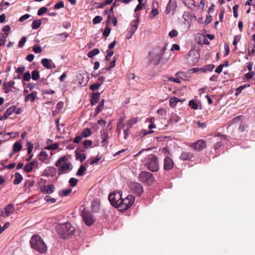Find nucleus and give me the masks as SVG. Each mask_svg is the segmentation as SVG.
Here are the masks:
<instances>
[{
  "label": "nucleus",
  "mask_w": 255,
  "mask_h": 255,
  "mask_svg": "<svg viewBox=\"0 0 255 255\" xmlns=\"http://www.w3.org/2000/svg\"><path fill=\"white\" fill-rule=\"evenodd\" d=\"M31 78V75L29 72L25 73L23 76V80L25 81H29Z\"/></svg>",
  "instance_id": "55"
},
{
  "label": "nucleus",
  "mask_w": 255,
  "mask_h": 255,
  "mask_svg": "<svg viewBox=\"0 0 255 255\" xmlns=\"http://www.w3.org/2000/svg\"><path fill=\"white\" fill-rule=\"evenodd\" d=\"M33 249L41 254H45L47 250V246L42 238L38 235H33Z\"/></svg>",
  "instance_id": "4"
},
{
  "label": "nucleus",
  "mask_w": 255,
  "mask_h": 255,
  "mask_svg": "<svg viewBox=\"0 0 255 255\" xmlns=\"http://www.w3.org/2000/svg\"><path fill=\"white\" fill-rule=\"evenodd\" d=\"M24 170L26 172H30L32 170V161L29 162L25 165Z\"/></svg>",
  "instance_id": "46"
},
{
  "label": "nucleus",
  "mask_w": 255,
  "mask_h": 255,
  "mask_svg": "<svg viewBox=\"0 0 255 255\" xmlns=\"http://www.w3.org/2000/svg\"><path fill=\"white\" fill-rule=\"evenodd\" d=\"M56 169L53 167H49L44 171V174L46 176H53L56 173Z\"/></svg>",
  "instance_id": "25"
},
{
  "label": "nucleus",
  "mask_w": 255,
  "mask_h": 255,
  "mask_svg": "<svg viewBox=\"0 0 255 255\" xmlns=\"http://www.w3.org/2000/svg\"><path fill=\"white\" fill-rule=\"evenodd\" d=\"M144 165L150 171L156 172L159 169V162L155 155L150 154L143 160Z\"/></svg>",
  "instance_id": "3"
},
{
  "label": "nucleus",
  "mask_w": 255,
  "mask_h": 255,
  "mask_svg": "<svg viewBox=\"0 0 255 255\" xmlns=\"http://www.w3.org/2000/svg\"><path fill=\"white\" fill-rule=\"evenodd\" d=\"M5 212L4 216L8 217L14 212V205L13 204H8L4 208Z\"/></svg>",
  "instance_id": "24"
},
{
  "label": "nucleus",
  "mask_w": 255,
  "mask_h": 255,
  "mask_svg": "<svg viewBox=\"0 0 255 255\" xmlns=\"http://www.w3.org/2000/svg\"><path fill=\"white\" fill-rule=\"evenodd\" d=\"M180 101L179 98L175 97H172L169 100V105L171 107L174 108L175 107L177 103Z\"/></svg>",
  "instance_id": "28"
},
{
  "label": "nucleus",
  "mask_w": 255,
  "mask_h": 255,
  "mask_svg": "<svg viewBox=\"0 0 255 255\" xmlns=\"http://www.w3.org/2000/svg\"><path fill=\"white\" fill-rule=\"evenodd\" d=\"M122 198V192L117 191L110 194L108 199L111 204L113 207L118 208L119 202L121 201Z\"/></svg>",
  "instance_id": "6"
},
{
  "label": "nucleus",
  "mask_w": 255,
  "mask_h": 255,
  "mask_svg": "<svg viewBox=\"0 0 255 255\" xmlns=\"http://www.w3.org/2000/svg\"><path fill=\"white\" fill-rule=\"evenodd\" d=\"M21 144L18 141L15 142L13 145V152L19 151L21 149Z\"/></svg>",
  "instance_id": "31"
},
{
  "label": "nucleus",
  "mask_w": 255,
  "mask_h": 255,
  "mask_svg": "<svg viewBox=\"0 0 255 255\" xmlns=\"http://www.w3.org/2000/svg\"><path fill=\"white\" fill-rule=\"evenodd\" d=\"M55 187L53 185H43L40 188L41 191L45 194H51L54 191Z\"/></svg>",
  "instance_id": "16"
},
{
  "label": "nucleus",
  "mask_w": 255,
  "mask_h": 255,
  "mask_svg": "<svg viewBox=\"0 0 255 255\" xmlns=\"http://www.w3.org/2000/svg\"><path fill=\"white\" fill-rule=\"evenodd\" d=\"M129 188L137 196L141 195L143 191L142 186L138 182L130 183Z\"/></svg>",
  "instance_id": "10"
},
{
  "label": "nucleus",
  "mask_w": 255,
  "mask_h": 255,
  "mask_svg": "<svg viewBox=\"0 0 255 255\" xmlns=\"http://www.w3.org/2000/svg\"><path fill=\"white\" fill-rule=\"evenodd\" d=\"M41 24V21L40 19H35L33 21V29L38 28Z\"/></svg>",
  "instance_id": "39"
},
{
  "label": "nucleus",
  "mask_w": 255,
  "mask_h": 255,
  "mask_svg": "<svg viewBox=\"0 0 255 255\" xmlns=\"http://www.w3.org/2000/svg\"><path fill=\"white\" fill-rule=\"evenodd\" d=\"M238 8H239V5H238V4L235 5L233 7L234 16L236 18H237V17L238 16Z\"/></svg>",
  "instance_id": "56"
},
{
  "label": "nucleus",
  "mask_w": 255,
  "mask_h": 255,
  "mask_svg": "<svg viewBox=\"0 0 255 255\" xmlns=\"http://www.w3.org/2000/svg\"><path fill=\"white\" fill-rule=\"evenodd\" d=\"M66 159L67 157L65 156H63L60 157L55 163V166L59 167L58 170L60 172V174L67 171L69 169L70 166L71 165L70 162H65L63 164L60 166L61 163L62 162H65Z\"/></svg>",
  "instance_id": "7"
},
{
  "label": "nucleus",
  "mask_w": 255,
  "mask_h": 255,
  "mask_svg": "<svg viewBox=\"0 0 255 255\" xmlns=\"http://www.w3.org/2000/svg\"><path fill=\"white\" fill-rule=\"evenodd\" d=\"M139 14L136 13V16L137 17L136 20H133L131 21V27L130 28V30L131 31V33H134L135 31L136 30L137 28V26L139 23Z\"/></svg>",
  "instance_id": "19"
},
{
  "label": "nucleus",
  "mask_w": 255,
  "mask_h": 255,
  "mask_svg": "<svg viewBox=\"0 0 255 255\" xmlns=\"http://www.w3.org/2000/svg\"><path fill=\"white\" fill-rule=\"evenodd\" d=\"M72 192V189L70 188H67L63 189L60 191L59 194L62 196H67Z\"/></svg>",
  "instance_id": "36"
},
{
  "label": "nucleus",
  "mask_w": 255,
  "mask_h": 255,
  "mask_svg": "<svg viewBox=\"0 0 255 255\" xmlns=\"http://www.w3.org/2000/svg\"><path fill=\"white\" fill-rule=\"evenodd\" d=\"M83 220L87 226H91L95 222V220L92 214L87 212H83L82 213Z\"/></svg>",
  "instance_id": "12"
},
{
  "label": "nucleus",
  "mask_w": 255,
  "mask_h": 255,
  "mask_svg": "<svg viewBox=\"0 0 255 255\" xmlns=\"http://www.w3.org/2000/svg\"><path fill=\"white\" fill-rule=\"evenodd\" d=\"M64 2L63 1H60L59 2L57 3L54 6V8L55 9H58L64 7Z\"/></svg>",
  "instance_id": "51"
},
{
  "label": "nucleus",
  "mask_w": 255,
  "mask_h": 255,
  "mask_svg": "<svg viewBox=\"0 0 255 255\" xmlns=\"http://www.w3.org/2000/svg\"><path fill=\"white\" fill-rule=\"evenodd\" d=\"M48 10V8L45 6L41 7L39 8L37 12V15L38 16L42 15L44 13L46 12Z\"/></svg>",
  "instance_id": "45"
},
{
  "label": "nucleus",
  "mask_w": 255,
  "mask_h": 255,
  "mask_svg": "<svg viewBox=\"0 0 255 255\" xmlns=\"http://www.w3.org/2000/svg\"><path fill=\"white\" fill-rule=\"evenodd\" d=\"M117 60V59L116 57L114 56L113 58V61H111L110 63V66L109 67L106 68V70L107 71H109L112 68L115 67V66L116 65V62Z\"/></svg>",
  "instance_id": "40"
},
{
  "label": "nucleus",
  "mask_w": 255,
  "mask_h": 255,
  "mask_svg": "<svg viewBox=\"0 0 255 255\" xmlns=\"http://www.w3.org/2000/svg\"><path fill=\"white\" fill-rule=\"evenodd\" d=\"M111 29L109 27H106L103 33V35L105 37H108L110 33Z\"/></svg>",
  "instance_id": "54"
},
{
  "label": "nucleus",
  "mask_w": 255,
  "mask_h": 255,
  "mask_svg": "<svg viewBox=\"0 0 255 255\" xmlns=\"http://www.w3.org/2000/svg\"><path fill=\"white\" fill-rule=\"evenodd\" d=\"M100 86H101V83H96L93 84H92L90 86V89L92 91H96V90H98Z\"/></svg>",
  "instance_id": "47"
},
{
  "label": "nucleus",
  "mask_w": 255,
  "mask_h": 255,
  "mask_svg": "<svg viewBox=\"0 0 255 255\" xmlns=\"http://www.w3.org/2000/svg\"><path fill=\"white\" fill-rule=\"evenodd\" d=\"M101 157H99L98 156H97L95 158L90 159V164L91 165H92L94 163H97L99 161V160L101 159Z\"/></svg>",
  "instance_id": "57"
},
{
  "label": "nucleus",
  "mask_w": 255,
  "mask_h": 255,
  "mask_svg": "<svg viewBox=\"0 0 255 255\" xmlns=\"http://www.w3.org/2000/svg\"><path fill=\"white\" fill-rule=\"evenodd\" d=\"M188 56L191 58L192 56L194 57L193 58L192 60H191L193 63H196L198 62L199 59V52L195 50H190L188 54Z\"/></svg>",
  "instance_id": "20"
},
{
  "label": "nucleus",
  "mask_w": 255,
  "mask_h": 255,
  "mask_svg": "<svg viewBox=\"0 0 255 255\" xmlns=\"http://www.w3.org/2000/svg\"><path fill=\"white\" fill-rule=\"evenodd\" d=\"M178 35V31L176 30L173 29L169 33V36L172 38Z\"/></svg>",
  "instance_id": "61"
},
{
  "label": "nucleus",
  "mask_w": 255,
  "mask_h": 255,
  "mask_svg": "<svg viewBox=\"0 0 255 255\" xmlns=\"http://www.w3.org/2000/svg\"><path fill=\"white\" fill-rule=\"evenodd\" d=\"M248 127V125L245 122H241L238 128L240 132H243Z\"/></svg>",
  "instance_id": "34"
},
{
  "label": "nucleus",
  "mask_w": 255,
  "mask_h": 255,
  "mask_svg": "<svg viewBox=\"0 0 255 255\" xmlns=\"http://www.w3.org/2000/svg\"><path fill=\"white\" fill-rule=\"evenodd\" d=\"M104 100H102L100 103L99 104L98 106L97 107L96 109H95V114L96 115L98 114L99 113H100L104 109Z\"/></svg>",
  "instance_id": "29"
},
{
  "label": "nucleus",
  "mask_w": 255,
  "mask_h": 255,
  "mask_svg": "<svg viewBox=\"0 0 255 255\" xmlns=\"http://www.w3.org/2000/svg\"><path fill=\"white\" fill-rule=\"evenodd\" d=\"M189 106L194 110H197L198 109V105L193 100L189 101Z\"/></svg>",
  "instance_id": "41"
},
{
  "label": "nucleus",
  "mask_w": 255,
  "mask_h": 255,
  "mask_svg": "<svg viewBox=\"0 0 255 255\" xmlns=\"http://www.w3.org/2000/svg\"><path fill=\"white\" fill-rule=\"evenodd\" d=\"M174 166V162L172 159L169 156H166L164 160V169L165 170L171 169Z\"/></svg>",
  "instance_id": "13"
},
{
  "label": "nucleus",
  "mask_w": 255,
  "mask_h": 255,
  "mask_svg": "<svg viewBox=\"0 0 255 255\" xmlns=\"http://www.w3.org/2000/svg\"><path fill=\"white\" fill-rule=\"evenodd\" d=\"M91 134V129L89 128H86L82 131L81 135L83 137H87L90 136Z\"/></svg>",
  "instance_id": "30"
},
{
  "label": "nucleus",
  "mask_w": 255,
  "mask_h": 255,
  "mask_svg": "<svg viewBox=\"0 0 255 255\" xmlns=\"http://www.w3.org/2000/svg\"><path fill=\"white\" fill-rule=\"evenodd\" d=\"M86 168L84 165H81L79 168L76 173V175L79 176H82L84 174V172L86 171Z\"/></svg>",
  "instance_id": "38"
},
{
  "label": "nucleus",
  "mask_w": 255,
  "mask_h": 255,
  "mask_svg": "<svg viewBox=\"0 0 255 255\" xmlns=\"http://www.w3.org/2000/svg\"><path fill=\"white\" fill-rule=\"evenodd\" d=\"M180 120V118L176 114H172L169 121L172 123H177Z\"/></svg>",
  "instance_id": "35"
},
{
  "label": "nucleus",
  "mask_w": 255,
  "mask_h": 255,
  "mask_svg": "<svg viewBox=\"0 0 255 255\" xmlns=\"http://www.w3.org/2000/svg\"><path fill=\"white\" fill-rule=\"evenodd\" d=\"M83 139V137L80 134V135H77L75 137V138L73 139V142L75 143H79Z\"/></svg>",
  "instance_id": "60"
},
{
  "label": "nucleus",
  "mask_w": 255,
  "mask_h": 255,
  "mask_svg": "<svg viewBox=\"0 0 255 255\" xmlns=\"http://www.w3.org/2000/svg\"><path fill=\"white\" fill-rule=\"evenodd\" d=\"M23 177L22 175L18 172H16L15 174V179L13 181L14 185L19 184L22 180Z\"/></svg>",
  "instance_id": "27"
},
{
  "label": "nucleus",
  "mask_w": 255,
  "mask_h": 255,
  "mask_svg": "<svg viewBox=\"0 0 255 255\" xmlns=\"http://www.w3.org/2000/svg\"><path fill=\"white\" fill-rule=\"evenodd\" d=\"M124 124L122 122H118L117 126V129L118 132H120L121 130L124 128Z\"/></svg>",
  "instance_id": "53"
},
{
  "label": "nucleus",
  "mask_w": 255,
  "mask_h": 255,
  "mask_svg": "<svg viewBox=\"0 0 255 255\" xmlns=\"http://www.w3.org/2000/svg\"><path fill=\"white\" fill-rule=\"evenodd\" d=\"M189 146L195 150L201 151L206 147V141L203 140H198L194 143L189 144Z\"/></svg>",
  "instance_id": "9"
},
{
  "label": "nucleus",
  "mask_w": 255,
  "mask_h": 255,
  "mask_svg": "<svg viewBox=\"0 0 255 255\" xmlns=\"http://www.w3.org/2000/svg\"><path fill=\"white\" fill-rule=\"evenodd\" d=\"M23 86H24L23 94L25 97V101L26 102L32 101V84L23 83Z\"/></svg>",
  "instance_id": "11"
},
{
  "label": "nucleus",
  "mask_w": 255,
  "mask_h": 255,
  "mask_svg": "<svg viewBox=\"0 0 255 255\" xmlns=\"http://www.w3.org/2000/svg\"><path fill=\"white\" fill-rule=\"evenodd\" d=\"M84 150L82 149V150H79V149H77L75 151L76 158L77 159L79 160L81 162L84 161L86 158V156L85 154H82L80 153L81 152H84Z\"/></svg>",
  "instance_id": "22"
},
{
  "label": "nucleus",
  "mask_w": 255,
  "mask_h": 255,
  "mask_svg": "<svg viewBox=\"0 0 255 255\" xmlns=\"http://www.w3.org/2000/svg\"><path fill=\"white\" fill-rule=\"evenodd\" d=\"M44 200L47 202H50L51 203H54L56 201L55 198H53L49 195H46L44 197Z\"/></svg>",
  "instance_id": "52"
},
{
  "label": "nucleus",
  "mask_w": 255,
  "mask_h": 255,
  "mask_svg": "<svg viewBox=\"0 0 255 255\" xmlns=\"http://www.w3.org/2000/svg\"><path fill=\"white\" fill-rule=\"evenodd\" d=\"M182 2L190 9L193 10V8H197V4H195L194 0H181Z\"/></svg>",
  "instance_id": "21"
},
{
  "label": "nucleus",
  "mask_w": 255,
  "mask_h": 255,
  "mask_svg": "<svg viewBox=\"0 0 255 255\" xmlns=\"http://www.w3.org/2000/svg\"><path fill=\"white\" fill-rule=\"evenodd\" d=\"M172 10L171 7V0H170L167 6L166 7L165 12L166 14H169L170 11Z\"/></svg>",
  "instance_id": "59"
},
{
  "label": "nucleus",
  "mask_w": 255,
  "mask_h": 255,
  "mask_svg": "<svg viewBox=\"0 0 255 255\" xmlns=\"http://www.w3.org/2000/svg\"><path fill=\"white\" fill-rule=\"evenodd\" d=\"M17 110V107L15 106H13L9 108H8L5 111L3 116L0 117V120H6L8 116L12 115L13 113L15 112V111Z\"/></svg>",
  "instance_id": "14"
},
{
  "label": "nucleus",
  "mask_w": 255,
  "mask_h": 255,
  "mask_svg": "<svg viewBox=\"0 0 255 255\" xmlns=\"http://www.w3.org/2000/svg\"><path fill=\"white\" fill-rule=\"evenodd\" d=\"M2 88L5 93H8L10 91V85L9 83H4L2 84Z\"/></svg>",
  "instance_id": "43"
},
{
  "label": "nucleus",
  "mask_w": 255,
  "mask_h": 255,
  "mask_svg": "<svg viewBox=\"0 0 255 255\" xmlns=\"http://www.w3.org/2000/svg\"><path fill=\"white\" fill-rule=\"evenodd\" d=\"M137 121L136 118H133L128 120L126 123V126L128 128H131L134 124H135Z\"/></svg>",
  "instance_id": "37"
},
{
  "label": "nucleus",
  "mask_w": 255,
  "mask_h": 255,
  "mask_svg": "<svg viewBox=\"0 0 255 255\" xmlns=\"http://www.w3.org/2000/svg\"><path fill=\"white\" fill-rule=\"evenodd\" d=\"M194 157V154L190 151H182L179 157L181 160H189Z\"/></svg>",
  "instance_id": "17"
},
{
  "label": "nucleus",
  "mask_w": 255,
  "mask_h": 255,
  "mask_svg": "<svg viewBox=\"0 0 255 255\" xmlns=\"http://www.w3.org/2000/svg\"><path fill=\"white\" fill-rule=\"evenodd\" d=\"M93 141L91 140L86 139L83 141V145L85 148H89L92 145Z\"/></svg>",
  "instance_id": "44"
},
{
  "label": "nucleus",
  "mask_w": 255,
  "mask_h": 255,
  "mask_svg": "<svg viewBox=\"0 0 255 255\" xmlns=\"http://www.w3.org/2000/svg\"><path fill=\"white\" fill-rule=\"evenodd\" d=\"M158 5V2L157 1H153V2L152 3L153 8L149 14V18L150 19H153L155 17V16L158 14L159 11L157 8Z\"/></svg>",
  "instance_id": "18"
},
{
  "label": "nucleus",
  "mask_w": 255,
  "mask_h": 255,
  "mask_svg": "<svg viewBox=\"0 0 255 255\" xmlns=\"http://www.w3.org/2000/svg\"><path fill=\"white\" fill-rule=\"evenodd\" d=\"M100 94L99 92L94 93L91 98V103L92 105L97 104L100 100Z\"/></svg>",
  "instance_id": "23"
},
{
  "label": "nucleus",
  "mask_w": 255,
  "mask_h": 255,
  "mask_svg": "<svg viewBox=\"0 0 255 255\" xmlns=\"http://www.w3.org/2000/svg\"><path fill=\"white\" fill-rule=\"evenodd\" d=\"M244 117L243 116H242V115L238 116L232 119V123L233 124L241 123V122L243 121V120H244Z\"/></svg>",
  "instance_id": "32"
},
{
  "label": "nucleus",
  "mask_w": 255,
  "mask_h": 255,
  "mask_svg": "<svg viewBox=\"0 0 255 255\" xmlns=\"http://www.w3.org/2000/svg\"><path fill=\"white\" fill-rule=\"evenodd\" d=\"M135 197L132 195H128L126 198L121 199L119 202L118 209L120 211H126L133 204Z\"/></svg>",
  "instance_id": "5"
},
{
  "label": "nucleus",
  "mask_w": 255,
  "mask_h": 255,
  "mask_svg": "<svg viewBox=\"0 0 255 255\" xmlns=\"http://www.w3.org/2000/svg\"><path fill=\"white\" fill-rule=\"evenodd\" d=\"M78 181L77 179L71 178L70 179L69 182L71 187H75L77 185Z\"/></svg>",
  "instance_id": "49"
},
{
  "label": "nucleus",
  "mask_w": 255,
  "mask_h": 255,
  "mask_svg": "<svg viewBox=\"0 0 255 255\" xmlns=\"http://www.w3.org/2000/svg\"><path fill=\"white\" fill-rule=\"evenodd\" d=\"M103 20V18L101 16H96L94 17V18L93 20V22L94 24H97L99 23H100Z\"/></svg>",
  "instance_id": "50"
},
{
  "label": "nucleus",
  "mask_w": 255,
  "mask_h": 255,
  "mask_svg": "<svg viewBox=\"0 0 255 255\" xmlns=\"http://www.w3.org/2000/svg\"><path fill=\"white\" fill-rule=\"evenodd\" d=\"M41 51V47L40 46H35L33 47V51L35 53H40Z\"/></svg>",
  "instance_id": "62"
},
{
  "label": "nucleus",
  "mask_w": 255,
  "mask_h": 255,
  "mask_svg": "<svg viewBox=\"0 0 255 255\" xmlns=\"http://www.w3.org/2000/svg\"><path fill=\"white\" fill-rule=\"evenodd\" d=\"M99 52L100 50L98 49L95 48L89 51L87 54V56L88 57L92 58L96 55L99 54Z\"/></svg>",
  "instance_id": "33"
},
{
  "label": "nucleus",
  "mask_w": 255,
  "mask_h": 255,
  "mask_svg": "<svg viewBox=\"0 0 255 255\" xmlns=\"http://www.w3.org/2000/svg\"><path fill=\"white\" fill-rule=\"evenodd\" d=\"M32 185V181L28 180H26L25 182L24 187L26 190L29 189L30 187Z\"/></svg>",
  "instance_id": "64"
},
{
  "label": "nucleus",
  "mask_w": 255,
  "mask_h": 255,
  "mask_svg": "<svg viewBox=\"0 0 255 255\" xmlns=\"http://www.w3.org/2000/svg\"><path fill=\"white\" fill-rule=\"evenodd\" d=\"M157 113L158 115L162 117L165 116L166 114V110L163 108L158 109L157 111Z\"/></svg>",
  "instance_id": "58"
},
{
  "label": "nucleus",
  "mask_w": 255,
  "mask_h": 255,
  "mask_svg": "<svg viewBox=\"0 0 255 255\" xmlns=\"http://www.w3.org/2000/svg\"><path fill=\"white\" fill-rule=\"evenodd\" d=\"M56 230L60 238L63 239L71 237L75 232V228L70 222L58 224Z\"/></svg>",
  "instance_id": "1"
},
{
  "label": "nucleus",
  "mask_w": 255,
  "mask_h": 255,
  "mask_svg": "<svg viewBox=\"0 0 255 255\" xmlns=\"http://www.w3.org/2000/svg\"><path fill=\"white\" fill-rule=\"evenodd\" d=\"M41 63L42 65L47 69H51V68H52V66L51 65V63H52V62L50 59L43 58L41 60Z\"/></svg>",
  "instance_id": "26"
},
{
  "label": "nucleus",
  "mask_w": 255,
  "mask_h": 255,
  "mask_svg": "<svg viewBox=\"0 0 255 255\" xmlns=\"http://www.w3.org/2000/svg\"><path fill=\"white\" fill-rule=\"evenodd\" d=\"M26 39L25 37H22L20 40L19 41L18 46L19 47H22L26 42Z\"/></svg>",
  "instance_id": "63"
},
{
  "label": "nucleus",
  "mask_w": 255,
  "mask_h": 255,
  "mask_svg": "<svg viewBox=\"0 0 255 255\" xmlns=\"http://www.w3.org/2000/svg\"><path fill=\"white\" fill-rule=\"evenodd\" d=\"M101 137L102 139V144L103 146L107 147L108 145L109 134L106 129L101 131Z\"/></svg>",
  "instance_id": "15"
},
{
  "label": "nucleus",
  "mask_w": 255,
  "mask_h": 255,
  "mask_svg": "<svg viewBox=\"0 0 255 255\" xmlns=\"http://www.w3.org/2000/svg\"><path fill=\"white\" fill-rule=\"evenodd\" d=\"M138 178L140 181L147 184H150L154 181L152 173L147 171H143L141 172L139 174Z\"/></svg>",
  "instance_id": "8"
},
{
  "label": "nucleus",
  "mask_w": 255,
  "mask_h": 255,
  "mask_svg": "<svg viewBox=\"0 0 255 255\" xmlns=\"http://www.w3.org/2000/svg\"><path fill=\"white\" fill-rule=\"evenodd\" d=\"M48 154L45 151L40 152L39 155V159L42 161H45L47 158Z\"/></svg>",
  "instance_id": "42"
},
{
  "label": "nucleus",
  "mask_w": 255,
  "mask_h": 255,
  "mask_svg": "<svg viewBox=\"0 0 255 255\" xmlns=\"http://www.w3.org/2000/svg\"><path fill=\"white\" fill-rule=\"evenodd\" d=\"M166 48L164 46L162 48H156L148 53L149 60L151 63L155 65L159 64L160 60L164 55Z\"/></svg>",
  "instance_id": "2"
},
{
  "label": "nucleus",
  "mask_w": 255,
  "mask_h": 255,
  "mask_svg": "<svg viewBox=\"0 0 255 255\" xmlns=\"http://www.w3.org/2000/svg\"><path fill=\"white\" fill-rule=\"evenodd\" d=\"M8 36V34L7 33H4L3 35L0 38V46L3 45L5 43L6 38Z\"/></svg>",
  "instance_id": "48"
}]
</instances>
